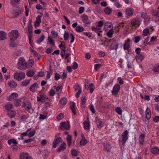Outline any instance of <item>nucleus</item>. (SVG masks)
Instances as JSON below:
<instances>
[{"label":"nucleus","instance_id":"f257e3e1","mask_svg":"<svg viewBox=\"0 0 159 159\" xmlns=\"http://www.w3.org/2000/svg\"><path fill=\"white\" fill-rule=\"evenodd\" d=\"M16 67L17 69L20 70H26L28 68L27 62L24 58L21 57L19 58Z\"/></svg>","mask_w":159,"mask_h":159},{"label":"nucleus","instance_id":"f03ea898","mask_svg":"<svg viewBox=\"0 0 159 159\" xmlns=\"http://www.w3.org/2000/svg\"><path fill=\"white\" fill-rule=\"evenodd\" d=\"M22 107L24 108L26 111L30 113H32L34 111L31 103L30 102L26 101L22 102Z\"/></svg>","mask_w":159,"mask_h":159},{"label":"nucleus","instance_id":"7ed1b4c3","mask_svg":"<svg viewBox=\"0 0 159 159\" xmlns=\"http://www.w3.org/2000/svg\"><path fill=\"white\" fill-rule=\"evenodd\" d=\"M10 40H16L19 36L18 30H12L8 34Z\"/></svg>","mask_w":159,"mask_h":159},{"label":"nucleus","instance_id":"20e7f679","mask_svg":"<svg viewBox=\"0 0 159 159\" xmlns=\"http://www.w3.org/2000/svg\"><path fill=\"white\" fill-rule=\"evenodd\" d=\"M59 135V134H57L55 135V140L52 144V147L54 148H56L59 143L62 142V140L61 138L60 137H57V136Z\"/></svg>","mask_w":159,"mask_h":159},{"label":"nucleus","instance_id":"39448f33","mask_svg":"<svg viewBox=\"0 0 159 159\" xmlns=\"http://www.w3.org/2000/svg\"><path fill=\"white\" fill-rule=\"evenodd\" d=\"M14 77L17 80L20 81L25 78V74L23 72H16L14 74Z\"/></svg>","mask_w":159,"mask_h":159},{"label":"nucleus","instance_id":"423d86ee","mask_svg":"<svg viewBox=\"0 0 159 159\" xmlns=\"http://www.w3.org/2000/svg\"><path fill=\"white\" fill-rule=\"evenodd\" d=\"M20 159H33L32 157L25 152H21L19 155Z\"/></svg>","mask_w":159,"mask_h":159},{"label":"nucleus","instance_id":"0eeeda50","mask_svg":"<svg viewBox=\"0 0 159 159\" xmlns=\"http://www.w3.org/2000/svg\"><path fill=\"white\" fill-rule=\"evenodd\" d=\"M104 150L106 152H109L111 149V146L109 142H106L103 144Z\"/></svg>","mask_w":159,"mask_h":159},{"label":"nucleus","instance_id":"6e6552de","mask_svg":"<svg viewBox=\"0 0 159 159\" xmlns=\"http://www.w3.org/2000/svg\"><path fill=\"white\" fill-rule=\"evenodd\" d=\"M133 14V10L132 8H127L125 10V17L128 18L131 16Z\"/></svg>","mask_w":159,"mask_h":159},{"label":"nucleus","instance_id":"1a4fd4ad","mask_svg":"<svg viewBox=\"0 0 159 159\" xmlns=\"http://www.w3.org/2000/svg\"><path fill=\"white\" fill-rule=\"evenodd\" d=\"M120 89V86L118 84L115 85L111 91L112 93L115 95L118 94Z\"/></svg>","mask_w":159,"mask_h":159},{"label":"nucleus","instance_id":"9d476101","mask_svg":"<svg viewBox=\"0 0 159 159\" xmlns=\"http://www.w3.org/2000/svg\"><path fill=\"white\" fill-rule=\"evenodd\" d=\"M32 30L33 27L32 25H28L27 27V31L28 36L29 38V40H31L32 38Z\"/></svg>","mask_w":159,"mask_h":159},{"label":"nucleus","instance_id":"9b49d317","mask_svg":"<svg viewBox=\"0 0 159 159\" xmlns=\"http://www.w3.org/2000/svg\"><path fill=\"white\" fill-rule=\"evenodd\" d=\"M60 128L61 130L68 129L70 128V125L68 123L62 122L60 124Z\"/></svg>","mask_w":159,"mask_h":159},{"label":"nucleus","instance_id":"f8f14e48","mask_svg":"<svg viewBox=\"0 0 159 159\" xmlns=\"http://www.w3.org/2000/svg\"><path fill=\"white\" fill-rule=\"evenodd\" d=\"M128 132L127 130H125L122 134V141L124 143H125L128 139Z\"/></svg>","mask_w":159,"mask_h":159},{"label":"nucleus","instance_id":"ddd939ff","mask_svg":"<svg viewBox=\"0 0 159 159\" xmlns=\"http://www.w3.org/2000/svg\"><path fill=\"white\" fill-rule=\"evenodd\" d=\"M7 115L10 118H13L16 115V111L14 110L7 111Z\"/></svg>","mask_w":159,"mask_h":159},{"label":"nucleus","instance_id":"4468645a","mask_svg":"<svg viewBox=\"0 0 159 159\" xmlns=\"http://www.w3.org/2000/svg\"><path fill=\"white\" fill-rule=\"evenodd\" d=\"M118 44L115 40L113 41L110 47V50H116L118 48Z\"/></svg>","mask_w":159,"mask_h":159},{"label":"nucleus","instance_id":"2eb2a0df","mask_svg":"<svg viewBox=\"0 0 159 159\" xmlns=\"http://www.w3.org/2000/svg\"><path fill=\"white\" fill-rule=\"evenodd\" d=\"M23 12V10L22 9H20L18 11L17 10L16 11H14L12 13V15L13 16V17L14 18H16L18 16L21 14Z\"/></svg>","mask_w":159,"mask_h":159},{"label":"nucleus","instance_id":"dca6fc26","mask_svg":"<svg viewBox=\"0 0 159 159\" xmlns=\"http://www.w3.org/2000/svg\"><path fill=\"white\" fill-rule=\"evenodd\" d=\"M18 97V94L16 93H12L11 95L7 98V100L8 101H11L15 98Z\"/></svg>","mask_w":159,"mask_h":159},{"label":"nucleus","instance_id":"f3484780","mask_svg":"<svg viewBox=\"0 0 159 159\" xmlns=\"http://www.w3.org/2000/svg\"><path fill=\"white\" fill-rule=\"evenodd\" d=\"M95 120V122L97 127L98 128H101L102 127V121L101 120H100L99 118L97 117L96 118Z\"/></svg>","mask_w":159,"mask_h":159},{"label":"nucleus","instance_id":"a211bd4d","mask_svg":"<svg viewBox=\"0 0 159 159\" xmlns=\"http://www.w3.org/2000/svg\"><path fill=\"white\" fill-rule=\"evenodd\" d=\"M38 88V84L37 83H34L31 85L29 88V90L33 93H34L36 89Z\"/></svg>","mask_w":159,"mask_h":159},{"label":"nucleus","instance_id":"6ab92c4d","mask_svg":"<svg viewBox=\"0 0 159 159\" xmlns=\"http://www.w3.org/2000/svg\"><path fill=\"white\" fill-rule=\"evenodd\" d=\"M66 143H63L61 144L59 147L57 149V151L58 152H60L61 151H63L66 149Z\"/></svg>","mask_w":159,"mask_h":159},{"label":"nucleus","instance_id":"aec40b11","mask_svg":"<svg viewBox=\"0 0 159 159\" xmlns=\"http://www.w3.org/2000/svg\"><path fill=\"white\" fill-rule=\"evenodd\" d=\"M139 19H140L138 18L134 19L133 20L131 21V24L132 25V26H136L137 25V27L139 26V25L138 23L139 22Z\"/></svg>","mask_w":159,"mask_h":159},{"label":"nucleus","instance_id":"412c9836","mask_svg":"<svg viewBox=\"0 0 159 159\" xmlns=\"http://www.w3.org/2000/svg\"><path fill=\"white\" fill-rule=\"evenodd\" d=\"M7 39V34L4 31L0 30V40Z\"/></svg>","mask_w":159,"mask_h":159},{"label":"nucleus","instance_id":"4be33fe9","mask_svg":"<svg viewBox=\"0 0 159 159\" xmlns=\"http://www.w3.org/2000/svg\"><path fill=\"white\" fill-rule=\"evenodd\" d=\"M145 138V135L144 134H141L139 137V142L140 144L142 145L143 144Z\"/></svg>","mask_w":159,"mask_h":159},{"label":"nucleus","instance_id":"5701e85b","mask_svg":"<svg viewBox=\"0 0 159 159\" xmlns=\"http://www.w3.org/2000/svg\"><path fill=\"white\" fill-rule=\"evenodd\" d=\"M7 84L9 87L12 88H15L17 86V83L13 80L9 81Z\"/></svg>","mask_w":159,"mask_h":159},{"label":"nucleus","instance_id":"b1692460","mask_svg":"<svg viewBox=\"0 0 159 159\" xmlns=\"http://www.w3.org/2000/svg\"><path fill=\"white\" fill-rule=\"evenodd\" d=\"M75 103L74 102H72L70 103V108L71 109L72 113L75 115H76V113L75 111Z\"/></svg>","mask_w":159,"mask_h":159},{"label":"nucleus","instance_id":"393cba45","mask_svg":"<svg viewBox=\"0 0 159 159\" xmlns=\"http://www.w3.org/2000/svg\"><path fill=\"white\" fill-rule=\"evenodd\" d=\"M146 116V118L148 120H149L150 119L151 117V112L150 109L148 107H147L146 112H145Z\"/></svg>","mask_w":159,"mask_h":159},{"label":"nucleus","instance_id":"a878e982","mask_svg":"<svg viewBox=\"0 0 159 159\" xmlns=\"http://www.w3.org/2000/svg\"><path fill=\"white\" fill-rule=\"evenodd\" d=\"M130 40L125 41L124 45L123 47L124 50H127L130 48V45L129 41Z\"/></svg>","mask_w":159,"mask_h":159},{"label":"nucleus","instance_id":"bb28decb","mask_svg":"<svg viewBox=\"0 0 159 159\" xmlns=\"http://www.w3.org/2000/svg\"><path fill=\"white\" fill-rule=\"evenodd\" d=\"M4 107L6 110H7V111H9L11 110V109L13 107V106L12 104L8 103L5 105Z\"/></svg>","mask_w":159,"mask_h":159},{"label":"nucleus","instance_id":"cd10ccee","mask_svg":"<svg viewBox=\"0 0 159 159\" xmlns=\"http://www.w3.org/2000/svg\"><path fill=\"white\" fill-rule=\"evenodd\" d=\"M28 117V116L27 115L25 114H22L20 117V119L22 122L25 123L26 121V120Z\"/></svg>","mask_w":159,"mask_h":159},{"label":"nucleus","instance_id":"c85d7f7f","mask_svg":"<svg viewBox=\"0 0 159 159\" xmlns=\"http://www.w3.org/2000/svg\"><path fill=\"white\" fill-rule=\"evenodd\" d=\"M159 149L158 147H155L152 148L151 151V152L153 154H157L159 153Z\"/></svg>","mask_w":159,"mask_h":159},{"label":"nucleus","instance_id":"c756f323","mask_svg":"<svg viewBox=\"0 0 159 159\" xmlns=\"http://www.w3.org/2000/svg\"><path fill=\"white\" fill-rule=\"evenodd\" d=\"M111 9L109 7H107L104 9V11L105 14L107 15L111 14L112 13Z\"/></svg>","mask_w":159,"mask_h":159},{"label":"nucleus","instance_id":"7c9ffc66","mask_svg":"<svg viewBox=\"0 0 159 159\" xmlns=\"http://www.w3.org/2000/svg\"><path fill=\"white\" fill-rule=\"evenodd\" d=\"M35 71L34 70H30L27 72L26 74L28 77H32L34 75Z\"/></svg>","mask_w":159,"mask_h":159},{"label":"nucleus","instance_id":"2f4dec72","mask_svg":"<svg viewBox=\"0 0 159 159\" xmlns=\"http://www.w3.org/2000/svg\"><path fill=\"white\" fill-rule=\"evenodd\" d=\"M46 98L45 96H42L37 97V100L38 102H41L42 103L44 102L46 100Z\"/></svg>","mask_w":159,"mask_h":159},{"label":"nucleus","instance_id":"473e14b6","mask_svg":"<svg viewBox=\"0 0 159 159\" xmlns=\"http://www.w3.org/2000/svg\"><path fill=\"white\" fill-rule=\"evenodd\" d=\"M66 140L67 142V144L69 146H70L72 140V136L69 135H67Z\"/></svg>","mask_w":159,"mask_h":159},{"label":"nucleus","instance_id":"72a5a7b5","mask_svg":"<svg viewBox=\"0 0 159 159\" xmlns=\"http://www.w3.org/2000/svg\"><path fill=\"white\" fill-rule=\"evenodd\" d=\"M114 30L113 29H111L107 33V35L109 38H111L112 37V35L114 33Z\"/></svg>","mask_w":159,"mask_h":159},{"label":"nucleus","instance_id":"f704fd0d","mask_svg":"<svg viewBox=\"0 0 159 159\" xmlns=\"http://www.w3.org/2000/svg\"><path fill=\"white\" fill-rule=\"evenodd\" d=\"M88 143V141L85 139L84 137H83L81 139L80 143L81 145H85Z\"/></svg>","mask_w":159,"mask_h":159},{"label":"nucleus","instance_id":"c9c22d12","mask_svg":"<svg viewBox=\"0 0 159 159\" xmlns=\"http://www.w3.org/2000/svg\"><path fill=\"white\" fill-rule=\"evenodd\" d=\"M28 68L32 67L34 64V61L32 59H30L29 60V62H27Z\"/></svg>","mask_w":159,"mask_h":159},{"label":"nucleus","instance_id":"e433bc0d","mask_svg":"<svg viewBox=\"0 0 159 159\" xmlns=\"http://www.w3.org/2000/svg\"><path fill=\"white\" fill-rule=\"evenodd\" d=\"M30 81V80H25L21 82V85L26 86L29 84Z\"/></svg>","mask_w":159,"mask_h":159},{"label":"nucleus","instance_id":"4c0bfd02","mask_svg":"<svg viewBox=\"0 0 159 159\" xmlns=\"http://www.w3.org/2000/svg\"><path fill=\"white\" fill-rule=\"evenodd\" d=\"M7 143L9 145H11V143L14 144H17V142L14 139H10L7 141Z\"/></svg>","mask_w":159,"mask_h":159},{"label":"nucleus","instance_id":"58836bf2","mask_svg":"<svg viewBox=\"0 0 159 159\" xmlns=\"http://www.w3.org/2000/svg\"><path fill=\"white\" fill-rule=\"evenodd\" d=\"M75 30L78 32H81L84 31V29L83 27L78 25L76 27Z\"/></svg>","mask_w":159,"mask_h":159},{"label":"nucleus","instance_id":"ea45409f","mask_svg":"<svg viewBox=\"0 0 159 159\" xmlns=\"http://www.w3.org/2000/svg\"><path fill=\"white\" fill-rule=\"evenodd\" d=\"M67 102V99L66 98H61L60 101V102L62 105H65Z\"/></svg>","mask_w":159,"mask_h":159},{"label":"nucleus","instance_id":"a19ab883","mask_svg":"<svg viewBox=\"0 0 159 159\" xmlns=\"http://www.w3.org/2000/svg\"><path fill=\"white\" fill-rule=\"evenodd\" d=\"M84 128L85 129H88L89 128L90 125L87 121H84Z\"/></svg>","mask_w":159,"mask_h":159},{"label":"nucleus","instance_id":"79ce46f5","mask_svg":"<svg viewBox=\"0 0 159 159\" xmlns=\"http://www.w3.org/2000/svg\"><path fill=\"white\" fill-rule=\"evenodd\" d=\"M15 40H11V42L9 44L10 47L14 48L16 47L17 45V44L15 42Z\"/></svg>","mask_w":159,"mask_h":159},{"label":"nucleus","instance_id":"37998d69","mask_svg":"<svg viewBox=\"0 0 159 159\" xmlns=\"http://www.w3.org/2000/svg\"><path fill=\"white\" fill-rule=\"evenodd\" d=\"M115 111L119 115H122V110L121 108L119 107H117L115 108Z\"/></svg>","mask_w":159,"mask_h":159},{"label":"nucleus","instance_id":"c03bdc74","mask_svg":"<svg viewBox=\"0 0 159 159\" xmlns=\"http://www.w3.org/2000/svg\"><path fill=\"white\" fill-rule=\"evenodd\" d=\"M92 30L94 31L97 33L102 32L101 29L100 28L95 27L94 26L92 27Z\"/></svg>","mask_w":159,"mask_h":159},{"label":"nucleus","instance_id":"a18cd8bd","mask_svg":"<svg viewBox=\"0 0 159 159\" xmlns=\"http://www.w3.org/2000/svg\"><path fill=\"white\" fill-rule=\"evenodd\" d=\"M54 89H56L57 92L61 93L62 91V86L57 87L56 86H54L53 87Z\"/></svg>","mask_w":159,"mask_h":159},{"label":"nucleus","instance_id":"49530a36","mask_svg":"<svg viewBox=\"0 0 159 159\" xmlns=\"http://www.w3.org/2000/svg\"><path fill=\"white\" fill-rule=\"evenodd\" d=\"M152 70L155 72H159V64L154 66Z\"/></svg>","mask_w":159,"mask_h":159},{"label":"nucleus","instance_id":"de8ad7c7","mask_svg":"<svg viewBox=\"0 0 159 159\" xmlns=\"http://www.w3.org/2000/svg\"><path fill=\"white\" fill-rule=\"evenodd\" d=\"M21 100L20 99H16L14 102V103L16 107H19L21 105Z\"/></svg>","mask_w":159,"mask_h":159},{"label":"nucleus","instance_id":"09e8293b","mask_svg":"<svg viewBox=\"0 0 159 159\" xmlns=\"http://www.w3.org/2000/svg\"><path fill=\"white\" fill-rule=\"evenodd\" d=\"M111 106V103L109 102H106L104 103L103 107L105 108L109 109Z\"/></svg>","mask_w":159,"mask_h":159},{"label":"nucleus","instance_id":"8fccbe9b","mask_svg":"<svg viewBox=\"0 0 159 159\" xmlns=\"http://www.w3.org/2000/svg\"><path fill=\"white\" fill-rule=\"evenodd\" d=\"M89 89L90 93H93L94 90V84L93 83L89 84Z\"/></svg>","mask_w":159,"mask_h":159},{"label":"nucleus","instance_id":"3c124183","mask_svg":"<svg viewBox=\"0 0 159 159\" xmlns=\"http://www.w3.org/2000/svg\"><path fill=\"white\" fill-rule=\"evenodd\" d=\"M149 30L148 29H146L143 32V35L144 36H147L149 33Z\"/></svg>","mask_w":159,"mask_h":159},{"label":"nucleus","instance_id":"603ef678","mask_svg":"<svg viewBox=\"0 0 159 159\" xmlns=\"http://www.w3.org/2000/svg\"><path fill=\"white\" fill-rule=\"evenodd\" d=\"M89 109L93 113H95V111L93 105L91 104L89 106Z\"/></svg>","mask_w":159,"mask_h":159},{"label":"nucleus","instance_id":"864d4df0","mask_svg":"<svg viewBox=\"0 0 159 159\" xmlns=\"http://www.w3.org/2000/svg\"><path fill=\"white\" fill-rule=\"evenodd\" d=\"M71 153L73 156H76L78 154L77 151L75 149L71 150Z\"/></svg>","mask_w":159,"mask_h":159},{"label":"nucleus","instance_id":"5fc2aeb1","mask_svg":"<svg viewBox=\"0 0 159 159\" xmlns=\"http://www.w3.org/2000/svg\"><path fill=\"white\" fill-rule=\"evenodd\" d=\"M152 15L156 17L159 18V10L157 12L153 10L152 12Z\"/></svg>","mask_w":159,"mask_h":159},{"label":"nucleus","instance_id":"6e6d98bb","mask_svg":"<svg viewBox=\"0 0 159 159\" xmlns=\"http://www.w3.org/2000/svg\"><path fill=\"white\" fill-rule=\"evenodd\" d=\"M51 34L52 36V37L54 38H55L58 36L57 33L54 31H51Z\"/></svg>","mask_w":159,"mask_h":159},{"label":"nucleus","instance_id":"4d7b16f0","mask_svg":"<svg viewBox=\"0 0 159 159\" xmlns=\"http://www.w3.org/2000/svg\"><path fill=\"white\" fill-rule=\"evenodd\" d=\"M140 96L141 98L143 99V98L147 101H148L150 100V98L149 96L145 95L144 97H143V95H142V94H140Z\"/></svg>","mask_w":159,"mask_h":159},{"label":"nucleus","instance_id":"13d9d810","mask_svg":"<svg viewBox=\"0 0 159 159\" xmlns=\"http://www.w3.org/2000/svg\"><path fill=\"white\" fill-rule=\"evenodd\" d=\"M64 117V114L61 113L59 114L57 117V119L58 120H60Z\"/></svg>","mask_w":159,"mask_h":159},{"label":"nucleus","instance_id":"bf43d9fd","mask_svg":"<svg viewBox=\"0 0 159 159\" xmlns=\"http://www.w3.org/2000/svg\"><path fill=\"white\" fill-rule=\"evenodd\" d=\"M69 36L68 33L65 31L64 34V40H68Z\"/></svg>","mask_w":159,"mask_h":159},{"label":"nucleus","instance_id":"052dcab7","mask_svg":"<svg viewBox=\"0 0 159 159\" xmlns=\"http://www.w3.org/2000/svg\"><path fill=\"white\" fill-rule=\"evenodd\" d=\"M35 134V131L34 130H33L30 132L28 134V136L29 137H31L34 136Z\"/></svg>","mask_w":159,"mask_h":159},{"label":"nucleus","instance_id":"680f3d73","mask_svg":"<svg viewBox=\"0 0 159 159\" xmlns=\"http://www.w3.org/2000/svg\"><path fill=\"white\" fill-rule=\"evenodd\" d=\"M50 71H47L46 78L48 79H50L51 76V75H52V72L51 69H50Z\"/></svg>","mask_w":159,"mask_h":159},{"label":"nucleus","instance_id":"e2e57ef3","mask_svg":"<svg viewBox=\"0 0 159 159\" xmlns=\"http://www.w3.org/2000/svg\"><path fill=\"white\" fill-rule=\"evenodd\" d=\"M81 89L80 88L79 89L78 91L76 93L75 96L76 98L79 97L80 94L81 93Z\"/></svg>","mask_w":159,"mask_h":159},{"label":"nucleus","instance_id":"0e129e2a","mask_svg":"<svg viewBox=\"0 0 159 159\" xmlns=\"http://www.w3.org/2000/svg\"><path fill=\"white\" fill-rule=\"evenodd\" d=\"M28 134L25 132L22 133L20 134V137L21 139H23V137L24 136H26L28 135Z\"/></svg>","mask_w":159,"mask_h":159},{"label":"nucleus","instance_id":"69168bd1","mask_svg":"<svg viewBox=\"0 0 159 159\" xmlns=\"http://www.w3.org/2000/svg\"><path fill=\"white\" fill-rule=\"evenodd\" d=\"M78 67V65L76 62H74L72 66V68L74 70L77 69Z\"/></svg>","mask_w":159,"mask_h":159},{"label":"nucleus","instance_id":"338daca9","mask_svg":"<svg viewBox=\"0 0 159 159\" xmlns=\"http://www.w3.org/2000/svg\"><path fill=\"white\" fill-rule=\"evenodd\" d=\"M84 7H80L79 8V13L80 14H82L84 11Z\"/></svg>","mask_w":159,"mask_h":159},{"label":"nucleus","instance_id":"774afa93","mask_svg":"<svg viewBox=\"0 0 159 159\" xmlns=\"http://www.w3.org/2000/svg\"><path fill=\"white\" fill-rule=\"evenodd\" d=\"M53 51L52 48V47L48 48L47 49L46 52L48 54H49L50 53Z\"/></svg>","mask_w":159,"mask_h":159}]
</instances>
